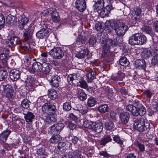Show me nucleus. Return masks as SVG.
I'll list each match as a JSON object with an SVG mask.
<instances>
[{"mask_svg": "<svg viewBox=\"0 0 158 158\" xmlns=\"http://www.w3.org/2000/svg\"><path fill=\"white\" fill-rule=\"evenodd\" d=\"M81 77L75 74L69 75L67 78L69 83L74 86H80L81 88H86L87 85L86 82L84 81H81Z\"/></svg>", "mask_w": 158, "mask_h": 158, "instance_id": "f257e3e1", "label": "nucleus"}, {"mask_svg": "<svg viewBox=\"0 0 158 158\" xmlns=\"http://www.w3.org/2000/svg\"><path fill=\"white\" fill-rule=\"evenodd\" d=\"M147 41L145 36L141 33L133 34L129 39V42L131 45H141L145 44Z\"/></svg>", "mask_w": 158, "mask_h": 158, "instance_id": "f03ea898", "label": "nucleus"}, {"mask_svg": "<svg viewBox=\"0 0 158 158\" xmlns=\"http://www.w3.org/2000/svg\"><path fill=\"white\" fill-rule=\"evenodd\" d=\"M149 123L145 122L144 119L142 118L135 119L134 121L133 127L139 131H142L149 127Z\"/></svg>", "mask_w": 158, "mask_h": 158, "instance_id": "7ed1b4c3", "label": "nucleus"}, {"mask_svg": "<svg viewBox=\"0 0 158 158\" xmlns=\"http://www.w3.org/2000/svg\"><path fill=\"white\" fill-rule=\"evenodd\" d=\"M128 28V26L122 22H117L114 24V30L118 36H123Z\"/></svg>", "mask_w": 158, "mask_h": 158, "instance_id": "20e7f679", "label": "nucleus"}, {"mask_svg": "<svg viewBox=\"0 0 158 158\" xmlns=\"http://www.w3.org/2000/svg\"><path fill=\"white\" fill-rule=\"evenodd\" d=\"M49 55L54 59H60L64 56V52L60 47H54L48 52Z\"/></svg>", "mask_w": 158, "mask_h": 158, "instance_id": "39448f33", "label": "nucleus"}, {"mask_svg": "<svg viewBox=\"0 0 158 158\" xmlns=\"http://www.w3.org/2000/svg\"><path fill=\"white\" fill-rule=\"evenodd\" d=\"M42 110L44 114L47 115H53L55 113L56 108L54 105L50 103H45L42 107Z\"/></svg>", "mask_w": 158, "mask_h": 158, "instance_id": "423d86ee", "label": "nucleus"}, {"mask_svg": "<svg viewBox=\"0 0 158 158\" xmlns=\"http://www.w3.org/2000/svg\"><path fill=\"white\" fill-rule=\"evenodd\" d=\"M25 31L23 33V35L25 37L24 40L25 41L28 43L31 41V36L34 31V27L32 25H30L28 28L25 29Z\"/></svg>", "mask_w": 158, "mask_h": 158, "instance_id": "0eeeda50", "label": "nucleus"}, {"mask_svg": "<svg viewBox=\"0 0 158 158\" xmlns=\"http://www.w3.org/2000/svg\"><path fill=\"white\" fill-rule=\"evenodd\" d=\"M115 45L114 40L110 39L106 40L103 42L102 45L104 52L106 53L111 47H114V45Z\"/></svg>", "mask_w": 158, "mask_h": 158, "instance_id": "6e6552de", "label": "nucleus"}, {"mask_svg": "<svg viewBox=\"0 0 158 158\" xmlns=\"http://www.w3.org/2000/svg\"><path fill=\"white\" fill-rule=\"evenodd\" d=\"M50 31V29L47 28H42L36 33V35L40 39H45L49 34Z\"/></svg>", "mask_w": 158, "mask_h": 158, "instance_id": "1a4fd4ad", "label": "nucleus"}, {"mask_svg": "<svg viewBox=\"0 0 158 158\" xmlns=\"http://www.w3.org/2000/svg\"><path fill=\"white\" fill-rule=\"evenodd\" d=\"M106 4V0H97L94 2V4L93 5L94 11L98 12L102 9Z\"/></svg>", "mask_w": 158, "mask_h": 158, "instance_id": "9d476101", "label": "nucleus"}, {"mask_svg": "<svg viewBox=\"0 0 158 158\" xmlns=\"http://www.w3.org/2000/svg\"><path fill=\"white\" fill-rule=\"evenodd\" d=\"M10 77L13 81H16L19 79L21 74V72L18 69H13L10 71Z\"/></svg>", "mask_w": 158, "mask_h": 158, "instance_id": "9b49d317", "label": "nucleus"}, {"mask_svg": "<svg viewBox=\"0 0 158 158\" xmlns=\"http://www.w3.org/2000/svg\"><path fill=\"white\" fill-rule=\"evenodd\" d=\"M81 50H79L75 53V56L79 59L84 58L85 56H87L89 53L87 48L85 47H81Z\"/></svg>", "mask_w": 158, "mask_h": 158, "instance_id": "f8f14e48", "label": "nucleus"}, {"mask_svg": "<svg viewBox=\"0 0 158 158\" xmlns=\"http://www.w3.org/2000/svg\"><path fill=\"white\" fill-rule=\"evenodd\" d=\"M76 7L80 12H83L86 8L85 0H77L75 2Z\"/></svg>", "mask_w": 158, "mask_h": 158, "instance_id": "ddd939ff", "label": "nucleus"}, {"mask_svg": "<svg viewBox=\"0 0 158 158\" xmlns=\"http://www.w3.org/2000/svg\"><path fill=\"white\" fill-rule=\"evenodd\" d=\"M141 10L140 9L136 8L132 12V19L133 20H138L141 16Z\"/></svg>", "mask_w": 158, "mask_h": 158, "instance_id": "4468645a", "label": "nucleus"}, {"mask_svg": "<svg viewBox=\"0 0 158 158\" xmlns=\"http://www.w3.org/2000/svg\"><path fill=\"white\" fill-rule=\"evenodd\" d=\"M134 64L136 68L145 69L146 68L145 62L143 59L136 60L135 61Z\"/></svg>", "mask_w": 158, "mask_h": 158, "instance_id": "2eb2a0df", "label": "nucleus"}, {"mask_svg": "<svg viewBox=\"0 0 158 158\" xmlns=\"http://www.w3.org/2000/svg\"><path fill=\"white\" fill-rule=\"evenodd\" d=\"M11 132V131L7 129L4 130L0 134V140L6 142Z\"/></svg>", "mask_w": 158, "mask_h": 158, "instance_id": "dca6fc26", "label": "nucleus"}, {"mask_svg": "<svg viewBox=\"0 0 158 158\" xmlns=\"http://www.w3.org/2000/svg\"><path fill=\"white\" fill-rule=\"evenodd\" d=\"M124 77L125 74L121 71H119L117 73L112 75L111 79L114 81H122Z\"/></svg>", "mask_w": 158, "mask_h": 158, "instance_id": "f3484780", "label": "nucleus"}, {"mask_svg": "<svg viewBox=\"0 0 158 158\" xmlns=\"http://www.w3.org/2000/svg\"><path fill=\"white\" fill-rule=\"evenodd\" d=\"M51 11V16L52 20L55 22H57L59 21L60 18L56 10L52 8V10H50Z\"/></svg>", "mask_w": 158, "mask_h": 158, "instance_id": "a211bd4d", "label": "nucleus"}, {"mask_svg": "<svg viewBox=\"0 0 158 158\" xmlns=\"http://www.w3.org/2000/svg\"><path fill=\"white\" fill-rule=\"evenodd\" d=\"M41 64L39 62H35L32 65V69H30V71L32 73H33L35 72H39L41 68Z\"/></svg>", "mask_w": 158, "mask_h": 158, "instance_id": "6ab92c4d", "label": "nucleus"}, {"mask_svg": "<svg viewBox=\"0 0 158 158\" xmlns=\"http://www.w3.org/2000/svg\"><path fill=\"white\" fill-rule=\"evenodd\" d=\"M119 117L122 122L126 124L129 120L130 116L128 113L123 112L120 114Z\"/></svg>", "mask_w": 158, "mask_h": 158, "instance_id": "aec40b11", "label": "nucleus"}, {"mask_svg": "<svg viewBox=\"0 0 158 158\" xmlns=\"http://www.w3.org/2000/svg\"><path fill=\"white\" fill-rule=\"evenodd\" d=\"M68 155L70 158H80L81 155V152L78 150H75L73 152L70 151Z\"/></svg>", "mask_w": 158, "mask_h": 158, "instance_id": "412c9836", "label": "nucleus"}, {"mask_svg": "<svg viewBox=\"0 0 158 158\" xmlns=\"http://www.w3.org/2000/svg\"><path fill=\"white\" fill-rule=\"evenodd\" d=\"M126 108L127 110L130 111L133 115L135 116L138 115L136 107L132 105H128L127 106Z\"/></svg>", "mask_w": 158, "mask_h": 158, "instance_id": "4be33fe9", "label": "nucleus"}, {"mask_svg": "<svg viewBox=\"0 0 158 158\" xmlns=\"http://www.w3.org/2000/svg\"><path fill=\"white\" fill-rule=\"evenodd\" d=\"M6 20L8 24L10 26L15 25L17 21V18L11 15H8L7 17Z\"/></svg>", "mask_w": 158, "mask_h": 158, "instance_id": "5701e85b", "label": "nucleus"}, {"mask_svg": "<svg viewBox=\"0 0 158 158\" xmlns=\"http://www.w3.org/2000/svg\"><path fill=\"white\" fill-rule=\"evenodd\" d=\"M40 72H41L45 74L47 73L50 71L49 67L48 66V64L45 63V62H43V63L41 64V68H40Z\"/></svg>", "mask_w": 158, "mask_h": 158, "instance_id": "b1692460", "label": "nucleus"}, {"mask_svg": "<svg viewBox=\"0 0 158 158\" xmlns=\"http://www.w3.org/2000/svg\"><path fill=\"white\" fill-rule=\"evenodd\" d=\"M62 139V138L59 135L56 134L52 136L49 140V142L52 143L56 144L58 143Z\"/></svg>", "mask_w": 158, "mask_h": 158, "instance_id": "393cba45", "label": "nucleus"}, {"mask_svg": "<svg viewBox=\"0 0 158 158\" xmlns=\"http://www.w3.org/2000/svg\"><path fill=\"white\" fill-rule=\"evenodd\" d=\"M75 110L79 111L83 115L86 114L88 111L87 107L83 106L81 105H78Z\"/></svg>", "mask_w": 158, "mask_h": 158, "instance_id": "a878e982", "label": "nucleus"}, {"mask_svg": "<svg viewBox=\"0 0 158 158\" xmlns=\"http://www.w3.org/2000/svg\"><path fill=\"white\" fill-rule=\"evenodd\" d=\"M28 19L26 17H22L18 22L19 27L21 29H23L24 26L28 22Z\"/></svg>", "mask_w": 158, "mask_h": 158, "instance_id": "bb28decb", "label": "nucleus"}, {"mask_svg": "<svg viewBox=\"0 0 158 158\" xmlns=\"http://www.w3.org/2000/svg\"><path fill=\"white\" fill-rule=\"evenodd\" d=\"M24 118L26 122L28 124L32 122L34 118L33 113L30 112H27L26 114H24Z\"/></svg>", "mask_w": 158, "mask_h": 158, "instance_id": "cd10ccee", "label": "nucleus"}, {"mask_svg": "<svg viewBox=\"0 0 158 158\" xmlns=\"http://www.w3.org/2000/svg\"><path fill=\"white\" fill-rule=\"evenodd\" d=\"M86 39L85 36L81 35H79L76 39V44L77 45H81L85 44Z\"/></svg>", "mask_w": 158, "mask_h": 158, "instance_id": "c85d7f7f", "label": "nucleus"}, {"mask_svg": "<svg viewBox=\"0 0 158 158\" xmlns=\"http://www.w3.org/2000/svg\"><path fill=\"white\" fill-rule=\"evenodd\" d=\"M138 115L143 116L146 113V110L145 108L141 104L138 105L137 107Z\"/></svg>", "mask_w": 158, "mask_h": 158, "instance_id": "c756f323", "label": "nucleus"}, {"mask_svg": "<svg viewBox=\"0 0 158 158\" xmlns=\"http://www.w3.org/2000/svg\"><path fill=\"white\" fill-rule=\"evenodd\" d=\"M103 127L102 124L101 122L96 123L94 125V129L95 132L97 133H101Z\"/></svg>", "mask_w": 158, "mask_h": 158, "instance_id": "7c9ffc66", "label": "nucleus"}, {"mask_svg": "<svg viewBox=\"0 0 158 158\" xmlns=\"http://www.w3.org/2000/svg\"><path fill=\"white\" fill-rule=\"evenodd\" d=\"M48 94L49 97L52 99H55L57 97V94L56 90L53 89L48 90Z\"/></svg>", "mask_w": 158, "mask_h": 158, "instance_id": "2f4dec72", "label": "nucleus"}, {"mask_svg": "<svg viewBox=\"0 0 158 158\" xmlns=\"http://www.w3.org/2000/svg\"><path fill=\"white\" fill-rule=\"evenodd\" d=\"M68 144L64 142H61L58 143V148L60 151L65 152L68 148Z\"/></svg>", "mask_w": 158, "mask_h": 158, "instance_id": "473e14b6", "label": "nucleus"}, {"mask_svg": "<svg viewBox=\"0 0 158 158\" xmlns=\"http://www.w3.org/2000/svg\"><path fill=\"white\" fill-rule=\"evenodd\" d=\"M112 139L110 135L107 136L102 138L100 141V144L105 146L106 144L112 141Z\"/></svg>", "mask_w": 158, "mask_h": 158, "instance_id": "72a5a7b5", "label": "nucleus"}, {"mask_svg": "<svg viewBox=\"0 0 158 158\" xmlns=\"http://www.w3.org/2000/svg\"><path fill=\"white\" fill-rule=\"evenodd\" d=\"M95 72L92 71L88 73L86 76L88 79V82H91L92 80L95 78Z\"/></svg>", "mask_w": 158, "mask_h": 158, "instance_id": "f704fd0d", "label": "nucleus"}, {"mask_svg": "<svg viewBox=\"0 0 158 158\" xmlns=\"http://www.w3.org/2000/svg\"><path fill=\"white\" fill-rule=\"evenodd\" d=\"M141 55L143 58H145L151 56L152 52L148 49L145 48L143 51Z\"/></svg>", "mask_w": 158, "mask_h": 158, "instance_id": "c9c22d12", "label": "nucleus"}, {"mask_svg": "<svg viewBox=\"0 0 158 158\" xmlns=\"http://www.w3.org/2000/svg\"><path fill=\"white\" fill-rule=\"evenodd\" d=\"M7 76L6 70L2 68L0 69V81H2L5 79Z\"/></svg>", "mask_w": 158, "mask_h": 158, "instance_id": "e433bc0d", "label": "nucleus"}, {"mask_svg": "<svg viewBox=\"0 0 158 158\" xmlns=\"http://www.w3.org/2000/svg\"><path fill=\"white\" fill-rule=\"evenodd\" d=\"M108 106L106 104L100 105L98 108V110L100 112L104 113L108 110Z\"/></svg>", "mask_w": 158, "mask_h": 158, "instance_id": "4c0bfd02", "label": "nucleus"}, {"mask_svg": "<svg viewBox=\"0 0 158 158\" xmlns=\"http://www.w3.org/2000/svg\"><path fill=\"white\" fill-rule=\"evenodd\" d=\"M114 127L115 126L112 121H109L105 123V128L107 130H112L114 128Z\"/></svg>", "mask_w": 158, "mask_h": 158, "instance_id": "58836bf2", "label": "nucleus"}, {"mask_svg": "<svg viewBox=\"0 0 158 158\" xmlns=\"http://www.w3.org/2000/svg\"><path fill=\"white\" fill-rule=\"evenodd\" d=\"M96 102V99L92 97H91L88 98L87 104L89 107H92L94 106Z\"/></svg>", "mask_w": 158, "mask_h": 158, "instance_id": "ea45409f", "label": "nucleus"}, {"mask_svg": "<svg viewBox=\"0 0 158 158\" xmlns=\"http://www.w3.org/2000/svg\"><path fill=\"white\" fill-rule=\"evenodd\" d=\"M83 124L84 126L86 128L89 129H93L94 125L95 124V123L85 121L84 122Z\"/></svg>", "mask_w": 158, "mask_h": 158, "instance_id": "a19ab883", "label": "nucleus"}, {"mask_svg": "<svg viewBox=\"0 0 158 158\" xmlns=\"http://www.w3.org/2000/svg\"><path fill=\"white\" fill-rule=\"evenodd\" d=\"M119 62L121 65L126 66L129 64V62L127 58L124 57H122L119 60Z\"/></svg>", "mask_w": 158, "mask_h": 158, "instance_id": "79ce46f5", "label": "nucleus"}, {"mask_svg": "<svg viewBox=\"0 0 158 158\" xmlns=\"http://www.w3.org/2000/svg\"><path fill=\"white\" fill-rule=\"evenodd\" d=\"M30 102L27 99H24L23 100L21 103V106L23 108L27 109L29 107Z\"/></svg>", "mask_w": 158, "mask_h": 158, "instance_id": "37998d69", "label": "nucleus"}, {"mask_svg": "<svg viewBox=\"0 0 158 158\" xmlns=\"http://www.w3.org/2000/svg\"><path fill=\"white\" fill-rule=\"evenodd\" d=\"M71 102H68L64 103L63 105V110L65 111H69L71 108Z\"/></svg>", "mask_w": 158, "mask_h": 158, "instance_id": "c03bdc74", "label": "nucleus"}, {"mask_svg": "<svg viewBox=\"0 0 158 158\" xmlns=\"http://www.w3.org/2000/svg\"><path fill=\"white\" fill-rule=\"evenodd\" d=\"M47 78L50 83L52 82L55 80H58V79H60L59 77L56 75L51 76L50 75L48 74V75Z\"/></svg>", "mask_w": 158, "mask_h": 158, "instance_id": "a18cd8bd", "label": "nucleus"}, {"mask_svg": "<svg viewBox=\"0 0 158 158\" xmlns=\"http://www.w3.org/2000/svg\"><path fill=\"white\" fill-rule=\"evenodd\" d=\"M142 30L143 32L149 34H150L152 32V28L148 26H143Z\"/></svg>", "mask_w": 158, "mask_h": 158, "instance_id": "49530a36", "label": "nucleus"}, {"mask_svg": "<svg viewBox=\"0 0 158 158\" xmlns=\"http://www.w3.org/2000/svg\"><path fill=\"white\" fill-rule=\"evenodd\" d=\"M135 145L140 152H143L145 151V147L143 144L138 142L136 143Z\"/></svg>", "mask_w": 158, "mask_h": 158, "instance_id": "de8ad7c7", "label": "nucleus"}, {"mask_svg": "<svg viewBox=\"0 0 158 158\" xmlns=\"http://www.w3.org/2000/svg\"><path fill=\"white\" fill-rule=\"evenodd\" d=\"M106 6L104 8V9H105L106 11L108 13V14H109L110 13L111 10H112L113 9V8L112 7V5L110 4H108L107 2H106Z\"/></svg>", "mask_w": 158, "mask_h": 158, "instance_id": "09e8293b", "label": "nucleus"}, {"mask_svg": "<svg viewBox=\"0 0 158 158\" xmlns=\"http://www.w3.org/2000/svg\"><path fill=\"white\" fill-rule=\"evenodd\" d=\"M78 98L81 100L84 101L87 98V95L84 92L79 93L77 95Z\"/></svg>", "mask_w": 158, "mask_h": 158, "instance_id": "8fccbe9b", "label": "nucleus"}, {"mask_svg": "<svg viewBox=\"0 0 158 158\" xmlns=\"http://www.w3.org/2000/svg\"><path fill=\"white\" fill-rule=\"evenodd\" d=\"M113 140L117 143L120 144L122 145L123 143V141L122 140L120 137L118 135H114L113 137Z\"/></svg>", "mask_w": 158, "mask_h": 158, "instance_id": "3c124183", "label": "nucleus"}, {"mask_svg": "<svg viewBox=\"0 0 158 158\" xmlns=\"http://www.w3.org/2000/svg\"><path fill=\"white\" fill-rule=\"evenodd\" d=\"M52 115H48L47 116H45L44 119L45 121L48 123H50L52 121H54L56 120V119L53 118Z\"/></svg>", "mask_w": 158, "mask_h": 158, "instance_id": "603ef678", "label": "nucleus"}, {"mask_svg": "<svg viewBox=\"0 0 158 158\" xmlns=\"http://www.w3.org/2000/svg\"><path fill=\"white\" fill-rule=\"evenodd\" d=\"M50 131L52 134H59L57 130L55 125H53L49 128Z\"/></svg>", "mask_w": 158, "mask_h": 158, "instance_id": "864d4df0", "label": "nucleus"}, {"mask_svg": "<svg viewBox=\"0 0 158 158\" xmlns=\"http://www.w3.org/2000/svg\"><path fill=\"white\" fill-rule=\"evenodd\" d=\"M35 81H33V79L29 78L26 81V85L28 87H32L34 84Z\"/></svg>", "mask_w": 158, "mask_h": 158, "instance_id": "5fc2aeb1", "label": "nucleus"}, {"mask_svg": "<svg viewBox=\"0 0 158 158\" xmlns=\"http://www.w3.org/2000/svg\"><path fill=\"white\" fill-rule=\"evenodd\" d=\"M57 129L59 134L64 127V125L62 123H58L54 124Z\"/></svg>", "mask_w": 158, "mask_h": 158, "instance_id": "6e6d98bb", "label": "nucleus"}, {"mask_svg": "<svg viewBox=\"0 0 158 158\" xmlns=\"http://www.w3.org/2000/svg\"><path fill=\"white\" fill-rule=\"evenodd\" d=\"M37 153L40 158H42L44 155V150L42 148H40L37 151Z\"/></svg>", "mask_w": 158, "mask_h": 158, "instance_id": "4d7b16f0", "label": "nucleus"}, {"mask_svg": "<svg viewBox=\"0 0 158 158\" xmlns=\"http://www.w3.org/2000/svg\"><path fill=\"white\" fill-rule=\"evenodd\" d=\"M10 40L12 43H14L13 44L14 46L17 45L20 42V40L16 37H11Z\"/></svg>", "mask_w": 158, "mask_h": 158, "instance_id": "13d9d810", "label": "nucleus"}, {"mask_svg": "<svg viewBox=\"0 0 158 158\" xmlns=\"http://www.w3.org/2000/svg\"><path fill=\"white\" fill-rule=\"evenodd\" d=\"M5 23V19L3 15L0 14V30L2 28Z\"/></svg>", "mask_w": 158, "mask_h": 158, "instance_id": "bf43d9fd", "label": "nucleus"}, {"mask_svg": "<svg viewBox=\"0 0 158 158\" xmlns=\"http://www.w3.org/2000/svg\"><path fill=\"white\" fill-rule=\"evenodd\" d=\"M99 155L100 156H103L105 157H111L112 155L108 154L107 152L106 151H102L99 152Z\"/></svg>", "mask_w": 158, "mask_h": 158, "instance_id": "052dcab7", "label": "nucleus"}, {"mask_svg": "<svg viewBox=\"0 0 158 158\" xmlns=\"http://www.w3.org/2000/svg\"><path fill=\"white\" fill-rule=\"evenodd\" d=\"M97 41L95 37L94 36H91L89 39V43L90 45H94Z\"/></svg>", "mask_w": 158, "mask_h": 158, "instance_id": "680f3d73", "label": "nucleus"}, {"mask_svg": "<svg viewBox=\"0 0 158 158\" xmlns=\"http://www.w3.org/2000/svg\"><path fill=\"white\" fill-rule=\"evenodd\" d=\"M7 60H3L1 61V68L3 69H5L6 70L8 69V65L7 63Z\"/></svg>", "mask_w": 158, "mask_h": 158, "instance_id": "e2e57ef3", "label": "nucleus"}, {"mask_svg": "<svg viewBox=\"0 0 158 158\" xmlns=\"http://www.w3.org/2000/svg\"><path fill=\"white\" fill-rule=\"evenodd\" d=\"M152 63L153 65L158 64V55H156L153 57Z\"/></svg>", "mask_w": 158, "mask_h": 158, "instance_id": "0e129e2a", "label": "nucleus"}, {"mask_svg": "<svg viewBox=\"0 0 158 158\" xmlns=\"http://www.w3.org/2000/svg\"><path fill=\"white\" fill-rule=\"evenodd\" d=\"M108 15V13L105 10V9H104L102 10L99 13L100 15L102 18L107 16Z\"/></svg>", "mask_w": 158, "mask_h": 158, "instance_id": "69168bd1", "label": "nucleus"}, {"mask_svg": "<svg viewBox=\"0 0 158 158\" xmlns=\"http://www.w3.org/2000/svg\"><path fill=\"white\" fill-rule=\"evenodd\" d=\"M52 8H51L48 9V10H44L41 13V16H45L48 15V14H50L51 11H49L50 10H52Z\"/></svg>", "mask_w": 158, "mask_h": 158, "instance_id": "338daca9", "label": "nucleus"}, {"mask_svg": "<svg viewBox=\"0 0 158 158\" xmlns=\"http://www.w3.org/2000/svg\"><path fill=\"white\" fill-rule=\"evenodd\" d=\"M60 79L58 80H55L52 82L50 83L51 85L52 86H53L55 87H57L59 86V81Z\"/></svg>", "mask_w": 158, "mask_h": 158, "instance_id": "774afa93", "label": "nucleus"}]
</instances>
